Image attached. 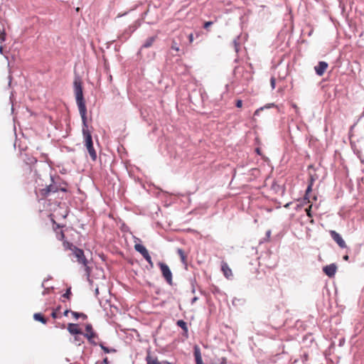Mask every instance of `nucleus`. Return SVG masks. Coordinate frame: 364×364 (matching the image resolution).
I'll return each mask as SVG.
<instances>
[{"mask_svg": "<svg viewBox=\"0 0 364 364\" xmlns=\"http://www.w3.org/2000/svg\"><path fill=\"white\" fill-rule=\"evenodd\" d=\"M74 91L76 103L82 122V134L85 139V145L93 161L97 159V154L93 147L92 139L87 124V108L83 97L82 87L79 80L74 82Z\"/></svg>", "mask_w": 364, "mask_h": 364, "instance_id": "1", "label": "nucleus"}, {"mask_svg": "<svg viewBox=\"0 0 364 364\" xmlns=\"http://www.w3.org/2000/svg\"><path fill=\"white\" fill-rule=\"evenodd\" d=\"M73 252L77 262L85 266L87 275L89 277L90 270L89 267H87V260L85 257L84 252L76 247L73 249Z\"/></svg>", "mask_w": 364, "mask_h": 364, "instance_id": "2", "label": "nucleus"}, {"mask_svg": "<svg viewBox=\"0 0 364 364\" xmlns=\"http://www.w3.org/2000/svg\"><path fill=\"white\" fill-rule=\"evenodd\" d=\"M161 274L168 284H172V273L168 266L163 262H159Z\"/></svg>", "mask_w": 364, "mask_h": 364, "instance_id": "3", "label": "nucleus"}, {"mask_svg": "<svg viewBox=\"0 0 364 364\" xmlns=\"http://www.w3.org/2000/svg\"><path fill=\"white\" fill-rule=\"evenodd\" d=\"M330 235L333 240L338 245V246L341 248L346 247V245L345 241L343 240L342 237L335 230H330Z\"/></svg>", "mask_w": 364, "mask_h": 364, "instance_id": "4", "label": "nucleus"}, {"mask_svg": "<svg viewBox=\"0 0 364 364\" xmlns=\"http://www.w3.org/2000/svg\"><path fill=\"white\" fill-rule=\"evenodd\" d=\"M323 272L329 277H333L337 271V266L335 264L326 265L323 268Z\"/></svg>", "mask_w": 364, "mask_h": 364, "instance_id": "5", "label": "nucleus"}, {"mask_svg": "<svg viewBox=\"0 0 364 364\" xmlns=\"http://www.w3.org/2000/svg\"><path fill=\"white\" fill-rule=\"evenodd\" d=\"M328 66V65L327 63L324 61H320L318 64L314 68L316 73L319 76H322L326 72Z\"/></svg>", "mask_w": 364, "mask_h": 364, "instance_id": "6", "label": "nucleus"}, {"mask_svg": "<svg viewBox=\"0 0 364 364\" xmlns=\"http://www.w3.org/2000/svg\"><path fill=\"white\" fill-rule=\"evenodd\" d=\"M313 183H314V178L312 177H311L310 182L306 188L305 198H304L305 200H307L308 203H311L312 200H316V199H317V197L315 196L314 197H312V200L310 199V193L311 192V190H312Z\"/></svg>", "mask_w": 364, "mask_h": 364, "instance_id": "7", "label": "nucleus"}, {"mask_svg": "<svg viewBox=\"0 0 364 364\" xmlns=\"http://www.w3.org/2000/svg\"><path fill=\"white\" fill-rule=\"evenodd\" d=\"M146 364H171L168 361H161L160 362L157 358L151 356L150 355H148L146 358Z\"/></svg>", "mask_w": 364, "mask_h": 364, "instance_id": "8", "label": "nucleus"}, {"mask_svg": "<svg viewBox=\"0 0 364 364\" xmlns=\"http://www.w3.org/2000/svg\"><path fill=\"white\" fill-rule=\"evenodd\" d=\"M221 270L223 272L224 276L227 279H230L232 277V270L230 269V268L229 267V266L228 265L227 263H225V262L222 263Z\"/></svg>", "mask_w": 364, "mask_h": 364, "instance_id": "9", "label": "nucleus"}, {"mask_svg": "<svg viewBox=\"0 0 364 364\" xmlns=\"http://www.w3.org/2000/svg\"><path fill=\"white\" fill-rule=\"evenodd\" d=\"M194 357L196 364H203L200 350L197 346L194 347Z\"/></svg>", "mask_w": 364, "mask_h": 364, "instance_id": "10", "label": "nucleus"}, {"mask_svg": "<svg viewBox=\"0 0 364 364\" xmlns=\"http://www.w3.org/2000/svg\"><path fill=\"white\" fill-rule=\"evenodd\" d=\"M58 191V188L55 185H49L46 188L41 190L43 196H47L50 193H55Z\"/></svg>", "mask_w": 364, "mask_h": 364, "instance_id": "11", "label": "nucleus"}, {"mask_svg": "<svg viewBox=\"0 0 364 364\" xmlns=\"http://www.w3.org/2000/svg\"><path fill=\"white\" fill-rule=\"evenodd\" d=\"M68 330L71 334L73 335L81 333L80 329L78 328L77 325L75 323H69L68 326Z\"/></svg>", "mask_w": 364, "mask_h": 364, "instance_id": "12", "label": "nucleus"}, {"mask_svg": "<svg viewBox=\"0 0 364 364\" xmlns=\"http://www.w3.org/2000/svg\"><path fill=\"white\" fill-rule=\"evenodd\" d=\"M134 249L136 250V251L139 252V253L141 254V255L143 257H144V255H146L149 254V252L148 250L146 249V247L142 245H140V244H135L134 245Z\"/></svg>", "mask_w": 364, "mask_h": 364, "instance_id": "13", "label": "nucleus"}, {"mask_svg": "<svg viewBox=\"0 0 364 364\" xmlns=\"http://www.w3.org/2000/svg\"><path fill=\"white\" fill-rule=\"evenodd\" d=\"M85 330L87 333L85 334V336L88 338V340H90L92 338L95 336V333L92 331V327L90 324H87L86 326Z\"/></svg>", "mask_w": 364, "mask_h": 364, "instance_id": "14", "label": "nucleus"}, {"mask_svg": "<svg viewBox=\"0 0 364 364\" xmlns=\"http://www.w3.org/2000/svg\"><path fill=\"white\" fill-rule=\"evenodd\" d=\"M156 36H151L148 38L143 44L142 48H147L151 47L153 45L154 42L156 41Z\"/></svg>", "mask_w": 364, "mask_h": 364, "instance_id": "15", "label": "nucleus"}, {"mask_svg": "<svg viewBox=\"0 0 364 364\" xmlns=\"http://www.w3.org/2000/svg\"><path fill=\"white\" fill-rule=\"evenodd\" d=\"M177 252H178V255L180 256L181 262L186 267L187 266L186 255L184 253L183 250L182 249H178Z\"/></svg>", "mask_w": 364, "mask_h": 364, "instance_id": "16", "label": "nucleus"}, {"mask_svg": "<svg viewBox=\"0 0 364 364\" xmlns=\"http://www.w3.org/2000/svg\"><path fill=\"white\" fill-rule=\"evenodd\" d=\"M33 318L36 321H40L43 324H46L47 323V320L42 316L40 313H36L33 314Z\"/></svg>", "mask_w": 364, "mask_h": 364, "instance_id": "17", "label": "nucleus"}, {"mask_svg": "<svg viewBox=\"0 0 364 364\" xmlns=\"http://www.w3.org/2000/svg\"><path fill=\"white\" fill-rule=\"evenodd\" d=\"M177 325L181 327L185 332H188V327L186 323L183 320H178Z\"/></svg>", "mask_w": 364, "mask_h": 364, "instance_id": "18", "label": "nucleus"}, {"mask_svg": "<svg viewBox=\"0 0 364 364\" xmlns=\"http://www.w3.org/2000/svg\"><path fill=\"white\" fill-rule=\"evenodd\" d=\"M100 346L101 348L103 350V351L105 353H115L116 352V350L114 348H109L105 346L103 344H100Z\"/></svg>", "mask_w": 364, "mask_h": 364, "instance_id": "19", "label": "nucleus"}, {"mask_svg": "<svg viewBox=\"0 0 364 364\" xmlns=\"http://www.w3.org/2000/svg\"><path fill=\"white\" fill-rule=\"evenodd\" d=\"M72 315L74 316L75 319H78L80 317H82L83 318H86L87 316L82 313H78L75 311H71Z\"/></svg>", "mask_w": 364, "mask_h": 364, "instance_id": "20", "label": "nucleus"}, {"mask_svg": "<svg viewBox=\"0 0 364 364\" xmlns=\"http://www.w3.org/2000/svg\"><path fill=\"white\" fill-rule=\"evenodd\" d=\"M239 38H240V36H237L233 41V45H234L235 50L236 53H238V51H239V46H240V43L238 42Z\"/></svg>", "mask_w": 364, "mask_h": 364, "instance_id": "21", "label": "nucleus"}, {"mask_svg": "<svg viewBox=\"0 0 364 364\" xmlns=\"http://www.w3.org/2000/svg\"><path fill=\"white\" fill-rule=\"evenodd\" d=\"M144 258L147 261V262L150 264L151 267H153L154 266V264H153V262L151 260V257L149 255V253L146 255H144Z\"/></svg>", "mask_w": 364, "mask_h": 364, "instance_id": "22", "label": "nucleus"}, {"mask_svg": "<svg viewBox=\"0 0 364 364\" xmlns=\"http://www.w3.org/2000/svg\"><path fill=\"white\" fill-rule=\"evenodd\" d=\"M269 107H270V105H267V106H265V107H260V108L257 109L255 112L254 115H255V116L259 115V112H260L262 110H263L264 108H269Z\"/></svg>", "mask_w": 364, "mask_h": 364, "instance_id": "23", "label": "nucleus"}, {"mask_svg": "<svg viewBox=\"0 0 364 364\" xmlns=\"http://www.w3.org/2000/svg\"><path fill=\"white\" fill-rule=\"evenodd\" d=\"M6 40V33L4 30L0 31V41L1 42L4 41Z\"/></svg>", "mask_w": 364, "mask_h": 364, "instance_id": "24", "label": "nucleus"}, {"mask_svg": "<svg viewBox=\"0 0 364 364\" xmlns=\"http://www.w3.org/2000/svg\"><path fill=\"white\" fill-rule=\"evenodd\" d=\"M171 49L174 50L176 51H178L179 50V47H178V44L175 41H173V43H172Z\"/></svg>", "mask_w": 364, "mask_h": 364, "instance_id": "25", "label": "nucleus"}, {"mask_svg": "<svg viewBox=\"0 0 364 364\" xmlns=\"http://www.w3.org/2000/svg\"><path fill=\"white\" fill-rule=\"evenodd\" d=\"M227 360L225 358H222L220 359H218V362L213 363V364H226Z\"/></svg>", "mask_w": 364, "mask_h": 364, "instance_id": "26", "label": "nucleus"}, {"mask_svg": "<svg viewBox=\"0 0 364 364\" xmlns=\"http://www.w3.org/2000/svg\"><path fill=\"white\" fill-rule=\"evenodd\" d=\"M311 207H312V205H310L309 206V208L306 209V215H307L309 218H311V217H312L311 212Z\"/></svg>", "mask_w": 364, "mask_h": 364, "instance_id": "27", "label": "nucleus"}, {"mask_svg": "<svg viewBox=\"0 0 364 364\" xmlns=\"http://www.w3.org/2000/svg\"><path fill=\"white\" fill-rule=\"evenodd\" d=\"M70 294H71V291H70V289L69 288L66 290L65 293L63 295V296L68 299L70 297Z\"/></svg>", "mask_w": 364, "mask_h": 364, "instance_id": "28", "label": "nucleus"}, {"mask_svg": "<svg viewBox=\"0 0 364 364\" xmlns=\"http://www.w3.org/2000/svg\"><path fill=\"white\" fill-rule=\"evenodd\" d=\"M213 24L212 21H207L204 23V28L207 29L209 26Z\"/></svg>", "mask_w": 364, "mask_h": 364, "instance_id": "29", "label": "nucleus"}, {"mask_svg": "<svg viewBox=\"0 0 364 364\" xmlns=\"http://www.w3.org/2000/svg\"><path fill=\"white\" fill-rule=\"evenodd\" d=\"M271 235H272L271 230H267V232H266L267 240H269L270 239Z\"/></svg>", "mask_w": 364, "mask_h": 364, "instance_id": "30", "label": "nucleus"}, {"mask_svg": "<svg viewBox=\"0 0 364 364\" xmlns=\"http://www.w3.org/2000/svg\"><path fill=\"white\" fill-rule=\"evenodd\" d=\"M242 106V101L240 100H238L236 102V107H241Z\"/></svg>", "mask_w": 364, "mask_h": 364, "instance_id": "31", "label": "nucleus"}, {"mask_svg": "<svg viewBox=\"0 0 364 364\" xmlns=\"http://www.w3.org/2000/svg\"><path fill=\"white\" fill-rule=\"evenodd\" d=\"M51 316L53 318H57L58 316V314H57V310L56 311H53L51 314Z\"/></svg>", "mask_w": 364, "mask_h": 364, "instance_id": "32", "label": "nucleus"}, {"mask_svg": "<svg viewBox=\"0 0 364 364\" xmlns=\"http://www.w3.org/2000/svg\"><path fill=\"white\" fill-rule=\"evenodd\" d=\"M188 39H189L190 43H192L193 41V33H190L188 35Z\"/></svg>", "mask_w": 364, "mask_h": 364, "instance_id": "33", "label": "nucleus"}, {"mask_svg": "<svg viewBox=\"0 0 364 364\" xmlns=\"http://www.w3.org/2000/svg\"><path fill=\"white\" fill-rule=\"evenodd\" d=\"M100 364H108L107 358H104L103 361Z\"/></svg>", "mask_w": 364, "mask_h": 364, "instance_id": "34", "label": "nucleus"}, {"mask_svg": "<svg viewBox=\"0 0 364 364\" xmlns=\"http://www.w3.org/2000/svg\"><path fill=\"white\" fill-rule=\"evenodd\" d=\"M70 312V311L69 310H65V311L63 312V315H64L65 316H67Z\"/></svg>", "mask_w": 364, "mask_h": 364, "instance_id": "35", "label": "nucleus"}, {"mask_svg": "<svg viewBox=\"0 0 364 364\" xmlns=\"http://www.w3.org/2000/svg\"><path fill=\"white\" fill-rule=\"evenodd\" d=\"M269 82L271 86L273 87V76L270 77Z\"/></svg>", "mask_w": 364, "mask_h": 364, "instance_id": "36", "label": "nucleus"}, {"mask_svg": "<svg viewBox=\"0 0 364 364\" xmlns=\"http://www.w3.org/2000/svg\"><path fill=\"white\" fill-rule=\"evenodd\" d=\"M198 298L197 297H194L192 299V301L191 303L193 304L194 302H196L197 301Z\"/></svg>", "mask_w": 364, "mask_h": 364, "instance_id": "37", "label": "nucleus"}, {"mask_svg": "<svg viewBox=\"0 0 364 364\" xmlns=\"http://www.w3.org/2000/svg\"><path fill=\"white\" fill-rule=\"evenodd\" d=\"M348 259H349L348 255H345V256L343 257V259H344V260L348 261Z\"/></svg>", "mask_w": 364, "mask_h": 364, "instance_id": "38", "label": "nucleus"}, {"mask_svg": "<svg viewBox=\"0 0 364 364\" xmlns=\"http://www.w3.org/2000/svg\"><path fill=\"white\" fill-rule=\"evenodd\" d=\"M3 53V47L0 46V53Z\"/></svg>", "mask_w": 364, "mask_h": 364, "instance_id": "39", "label": "nucleus"}, {"mask_svg": "<svg viewBox=\"0 0 364 364\" xmlns=\"http://www.w3.org/2000/svg\"><path fill=\"white\" fill-rule=\"evenodd\" d=\"M47 291H48V289H47L45 291H43V294L45 295L47 293Z\"/></svg>", "mask_w": 364, "mask_h": 364, "instance_id": "40", "label": "nucleus"}, {"mask_svg": "<svg viewBox=\"0 0 364 364\" xmlns=\"http://www.w3.org/2000/svg\"><path fill=\"white\" fill-rule=\"evenodd\" d=\"M256 150H257V152L258 154H259V149H257Z\"/></svg>", "mask_w": 364, "mask_h": 364, "instance_id": "41", "label": "nucleus"}, {"mask_svg": "<svg viewBox=\"0 0 364 364\" xmlns=\"http://www.w3.org/2000/svg\"><path fill=\"white\" fill-rule=\"evenodd\" d=\"M95 291H96V294H97L98 293V289H96Z\"/></svg>", "mask_w": 364, "mask_h": 364, "instance_id": "42", "label": "nucleus"}, {"mask_svg": "<svg viewBox=\"0 0 364 364\" xmlns=\"http://www.w3.org/2000/svg\"><path fill=\"white\" fill-rule=\"evenodd\" d=\"M67 245H68V247L70 246V243H67Z\"/></svg>", "mask_w": 364, "mask_h": 364, "instance_id": "43", "label": "nucleus"}, {"mask_svg": "<svg viewBox=\"0 0 364 364\" xmlns=\"http://www.w3.org/2000/svg\"><path fill=\"white\" fill-rule=\"evenodd\" d=\"M96 364H97V363H96Z\"/></svg>", "mask_w": 364, "mask_h": 364, "instance_id": "44", "label": "nucleus"}]
</instances>
